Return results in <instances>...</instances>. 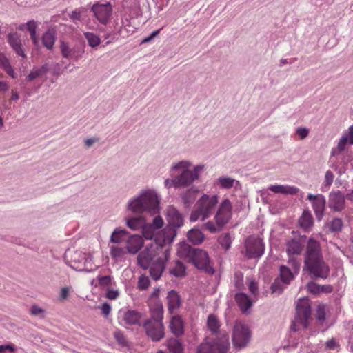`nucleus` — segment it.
<instances>
[{
    "label": "nucleus",
    "instance_id": "1",
    "mask_svg": "<svg viewBox=\"0 0 353 353\" xmlns=\"http://www.w3.org/2000/svg\"><path fill=\"white\" fill-rule=\"evenodd\" d=\"M165 217L168 226L162 231V243L157 241L151 243L139 254L137 258L138 263L142 268L146 270L150 268V276L154 280L161 277L170 259V245L176 236L175 228L183 225V216L172 205L166 208Z\"/></svg>",
    "mask_w": 353,
    "mask_h": 353
},
{
    "label": "nucleus",
    "instance_id": "2",
    "mask_svg": "<svg viewBox=\"0 0 353 353\" xmlns=\"http://www.w3.org/2000/svg\"><path fill=\"white\" fill-rule=\"evenodd\" d=\"M204 170V165L199 164L193 166L190 161L174 162L170 170L171 176L174 177L166 179L164 181V186L167 189L190 186L199 179L201 173Z\"/></svg>",
    "mask_w": 353,
    "mask_h": 353
},
{
    "label": "nucleus",
    "instance_id": "3",
    "mask_svg": "<svg viewBox=\"0 0 353 353\" xmlns=\"http://www.w3.org/2000/svg\"><path fill=\"white\" fill-rule=\"evenodd\" d=\"M304 270L315 277L325 279L330 274V268L325 262L319 241L310 238L304 256Z\"/></svg>",
    "mask_w": 353,
    "mask_h": 353
},
{
    "label": "nucleus",
    "instance_id": "4",
    "mask_svg": "<svg viewBox=\"0 0 353 353\" xmlns=\"http://www.w3.org/2000/svg\"><path fill=\"white\" fill-rule=\"evenodd\" d=\"M126 207L134 214L148 212L154 215L160 212V196L154 190H143L128 200Z\"/></svg>",
    "mask_w": 353,
    "mask_h": 353
},
{
    "label": "nucleus",
    "instance_id": "5",
    "mask_svg": "<svg viewBox=\"0 0 353 353\" xmlns=\"http://www.w3.org/2000/svg\"><path fill=\"white\" fill-rule=\"evenodd\" d=\"M218 201L219 196L216 194H202L195 204L194 210L190 214V221L195 222L198 220L204 221L208 219L217 205Z\"/></svg>",
    "mask_w": 353,
    "mask_h": 353
},
{
    "label": "nucleus",
    "instance_id": "6",
    "mask_svg": "<svg viewBox=\"0 0 353 353\" xmlns=\"http://www.w3.org/2000/svg\"><path fill=\"white\" fill-rule=\"evenodd\" d=\"M65 258L68 261L69 265L78 271L91 272L100 266L99 263L94 261L92 254H86L79 250L66 252Z\"/></svg>",
    "mask_w": 353,
    "mask_h": 353
},
{
    "label": "nucleus",
    "instance_id": "7",
    "mask_svg": "<svg viewBox=\"0 0 353 353\" xmlns=\"http://www.w3.org/2000/svg\"><path fill=\"white\" fill-rule=\"evenodd\" d=\"M230 343L228 334L225 332L220 333V337L210 342L205 340L197 349V353H226L228 350Z\"/></svg>",
    "mask_w": 353,
    "mask_h": 353
},
{
    "label": "nucleus",
    "instance_id": "8",
    "mask_svg": "<svg viewBox=\"0 0 353 353\" xmlns=\"http://www.w3.org/2000/svg\"><path fill=\"white\" fill-rule=\"evenodd\" d=\"M265 244L263 240L256 236H250L244 243L243 255L248 259H259L264 253Z\"/></svg>",
    "mask_w": 353,
    "mask_h": 353
},
{
    "label": "nucleus",
    "instance_id": "9",
    "mask_svg": "<svg viewBox=\"0 0 353 353\" xmlns=\"http://www.w3.org/2000/svg\"><path fill=\"white\" fill-rule=\"evenodd\" d=\"M250 339V332L247 325L241 321L235 322L232 332L233 345L236 348L245 347Z\"/></svg>",
    "mask_w": 353,
    "mask_h": 353
},
{
    "label": "nucleus",
    "instance_id": "10",
    "mask_svg": "<svg viewBox=\"0 0 353 353\" xmlns=\"http://www.w3.org/2000/svg\"><path fill=\"white\" fill-rule=\"evenodd\" d=\"M91 11L99 23L107 25L111 19L113 9L110 2L105 3L97 2L92 6Z\"/></svg>",
    "mask_w": 353,
    "mask_h": 353
},
{
    "label": "nucleus",
    "instance_id": "11",
    "mask_svg": "<svg viewBox=\"0 0 353 353\" xmlns=\"http://www.w3.org/2000/svg\"><path fill=\"white\" fill-rule=\"evenodd\" d=\"M310 314L311 307L309 300L307 298L300 299L296 304L295 323H299L304 328L307 327Z\"/></svg>",
    "mask_w": 353,
    "mask_h": 353
},
{
    "label": "nucleus",
    "instance_id": "12",
    "mask_svg": "<svg viewBox=\"0 0 353 353\" xmlns=\"http://www.w3.org/2000/svg\"><path fill=\"white\" fill-rule=\"evenodd\" d=\"M188 261L192 262L196 268L200 270H204L208 272L213 273L214 270L210 265V260L206 252L194 249L192 252V255Z\"/></svg>",
    "mask_w": 353,
    "mask_h": 353
},
{
    "label": "nucleus",
    "instance_id": "13",
    "mask_svg": "<svg viewBox=\"0 0 353 353\" xmlns=\"http://www.w3.org/2000/svg\"><path fill=\"white\" fill-rule=\"evenodd\" d=\"M232 205L228 199H223L219 205L214 220L219 226H224L232 217Z\"/></svg>",
    "mask_w": 353,
    "mask_h": 353
},
{
    "label": "nucleus",
    "instance_id": "14",
    "mask_svg": "<svg viewBox=\"0 0 353 353\" xmlns=\"http://www.w3.org/2000/svg\"><path fill=\"white\" fill-rule=\"evenodd\" d=\"M147 335L154 341H159L165 336L164 325L161 321L147 320L143 324Z\"/></svg>",
    "mask_w": 353,
    "mask_h": 353
},
{
    "label": "nucleus",
    "instance_id": "15",
    "mask_svg": "<svg viewBox=\"0 0 353 353\" xmlns=\"http://www.w3.org/2000/svg\"><path fill=\"white\" fill-rule=\"evenodd\" d=\"M288 264L291 265L292 270L286 265H282L280 268V277L285 284H288L294 278L300 268V263L295 259H289Z\"/></svg>",
    "mask_w": 353,
    "mask_h": 353
},
{
    "label": "nucleus",
    "instance_id": "16",
    "mask_svg": "<svg viewBox=\"0 0 353 353\" xmlns=\"http://www.w3.org/2000/svg\"><path fill=\"white\" fill-rule=\"evenodd\" d=\"M60 50L64 58L71 59L77 61L83 57L84 48L83 47L74 46L71 48L68 43L61 41Z\"/></svg>",
    "mask_w": 353,
    "mask_h": 353
},
{
    "label": "nucleus",
    "instance_id": "17",
    "mask_svg": "<svg viewBox=\"0 0 353 353\" xmlns=\"http://www.w3.org/2000/svg\"><path fill=\"white\" fill-rule=\"evenodd\" d=\"M122 6L123 17L126 22L140 15V8L137 0H124Z\"/></svg>",
    "mask_w": 353,
    "mask_h": 353
},
{
    "label": "nucleus",
    "instance_id": "18",
    "mask_svg": "<svg viewBox=\"0 0 353 353\" xmlns=\"http://www.w3.org/2000/svg\"><path fill=\"white\" fill-rule=\"evenodd\" d=\"M307 199L311 201L313 210L316 214V219L320 221L321 220L325 205V198L322 194H316L314 195L312 194H309L307 195Z\"/></svg>",
    "mask_w": 353,
    "mask_h": 353
},
{
    "label": "nucleus",
    "instance_id": "19",
    "mask_svg": "<svg viewBox=\"0 0 353 353\" xmlns=\"http://www.w3.org/2000/svg\"><path fill=\"white\" fill-rule=\"evenodd\" d=\"M148 305L151 314V320L163 322V307L160 300L155 297L150 299L148 301Z\"/></svg>",
    "mask_w": 353,
    "mask_h": 353
},
{
    "label": "nucleus",
    "instance_id": "20",
    "mask_svg": "<svg viewBox=\"0 0 353 353\" xmlns=\"http://www.w3.org/2000/svg\"><path fill=\"white\" fill-rule=\"evenodd\" d=\"M143 239L141 236L138 234L130 235L125 242V249L127 252L132 254H135L143 246Z\"/></svg>",
    "mask_w": 353,
    "mask_h": 353
},
{
    "label": "nucleus",
    "instance_id": "21",
    "mask_svg": "<svg viewBox=\"0 0 353 353\" xmlns=\"http://www.w3.org/2000/svg\"><path fill=\"white\" fill-rule=\"evenodd\" d=\"M329 206L335 211L345 208V197L340 191L332 192L329 196Z\"/></svg>",
    "mask_w": 353,
    "mask_h": 353
},
{
    "label": "nucleus",
    "instance_id": "22",
    "mask_svg": "<svg viewBox=\"0 0 353 353\" xmlns=\"http://www.w3.org/2000/svg\"><path fill=\"white\" fill-rule=\"evenodd\" d=\"M303 250V245L299 239H292L286 243V252L289 259H294V256L299 255Z\"/></svg>",
    "mask_w": 353,
    "mask_h": 353
},
{
    "label": "nucleus",
    "instance_id": "23",
    "mask_svg": "<svg viewBox=\"0 0 353 353\" xmlns=\"http://www.w3.org/2000/svg\"><path fill=\"white\" fill-rule=\"evenodd\" d=\"M268 189L276 194L290 195L296 194L299 191L298 188L288 185H271L269 186Z\"/></svg>",
    "mask_w": 353,
    "mask_h": 353
},
{
    "label": "nucleus",
    "instance_id": "24",
    "mask_svg": "<svg viewBox=\"0 0 353 353\" xmlns=\"http://www.w3.org/2000/svg\"><path fill=\"white\" fill-rule=\"evenodd\" d=\"M169 327L172 333L176 336L182 335L184 332V323L179 316H174L171 318Z\"/></svg>",
    "mask_w": 353,
    "mask_h": 353
},
{
    "label": "nucleus",
    "instance_id": "25",
    "mask_svg": "<svg viewBox=\"0 0 353 353\" xmlns=\"http://www.w3.org/2000/svg\"><path fill=\"white\" fill-rule=\"evenodd\" d=\"M127 250L125 248L118 246L112 245L110 247V254L112 259L116 262L124 261L126 259Z\"/></svg>",
    "mask_w": 353,
    "mask_h": 353
},
{
    "label": "nucleus",
    "instance_id": "26",
    "mask_svg": "<svg viewBox=\"0 0 353 353\" xmlns=\"http://www.w3.org/2000/svg\"><path fill=\"white\" fill-rule=\"evenodd\" d=\"M142 318V314L134 310H128L123 314V320L127 325H138Z\"/></svg>",
    "mask_w": 353,
    "mask_h": 353
},
{
    "label": "nucleus",
    "instance_id": "27",
    "mask_svg": "<svg viewBox=\"0 0 353 353\" xmlns=\"http://www.w3.org/2000/svg\"><path fill=\"white\" fill-rule=\"evenodd\" d=\"M168 303V310L172 313L174 310L179 307L181 305V299L176 291H170L167 296Z\"/></svg>",
    "mask_w": 353,
    "mask_h": 353
},
{
    "label": "nucleus",
    "instance_id": "28",
    "mask_svg": "<svg viewBox=\"0 0 353 353\" xmlns=\"http://www.w3.org/2000/svg\"><path fill=\"white\" fill-rule=\"evenodd\" d=\"M235 300L243 312H247L252 305V301L245 293H239L236 294Z\"/></svg>",
    "mask_w": 353,
    "mask_h": 353
},
{
    "label": "nucleus",
    "instance_id": "29",
    "mask_svg": "<svg viewBox=\"0 0 353 353\" xmlns=\"http://www.w3.org/2000/svg\"><path fill=\"white\" fill-rule=\"evenodd\" d=\"M299 225L304 230H309L313 225V218L308 210L303 211L301 216L299 219Z\"/></svg>",
    "mask_w": 353,
    "mask_h": 353
},
{
    "label": "nucleus",
    "instance_id": "30",
    "mask_svg": "<svg viewBox=\"0 0 353 353\" xmlns=\"http://www.w3.org/2000/svg\"><path fill=\"white\" fill-rule=\"evenodd\" d=\"M126 225L132 230H138L141 228L145 221L142 216L125 218Z\"/></svg>",
    "mask_w": 353,
    "mask_h": 353
},
{
    "label": "nucleus",
    "instance_id": "31",
    "mask_svg": "<svg viewBox=\"0 0 353 353\" xmlns=\"http://www.w3.org/2000/svg\"><path fill=\"white\" fill-rule=\"evenodd\" d=\"M48 70V65L44 64L39 68H34L26 77V80L32 81L35 79L42 77Z\"/></svg>",
    "mask_w": 353,
    "mask_h": 353
},
{
    "label": "nucleus",
    "instance_id": "32",
    "mask_svg": "<svg viewBox=\"0 0 353 353\" xmlns=\"http://www.w3.org/2000/svg\"><path fill=\"white\" fill-rule=\"evenodd\" d=\"M0 67L3 68L5 72L12 78H17L16 73L11 66L9 60L7 59L5 54L1 52H0Z\"/></svg>",
    "mask_w": 353,
    "mask_h": 353
},
{
    "label": "nucleus",
    "instance_id": "33",
    "mask_svg": "<svg viewBox=\"0 0 353 353\" xmlns=\"http://www.w3.org/2000/svg\"><path fill=\"white\" fill-rule=\"evenodd\" d=\"M194 249H192L187 243H181L178 245L177 255L181 258L189 261L192 252Z\"/></svg>",
    "mask_w": 353,
    "mask_h": 353
},
{
    "label": "nucleus",
    "instance_id": "34",
    "mask_svg": "<svg viewBox=\"0 0 353 353\" xmlns=\"http://www.w3.org/2000/svg\"><path fill=\"white\" fill-rule=\"evenodd\" d=\"M188 239L193 244H200L204 240V234L198 229H192L188 232Z\"/></svg>",
    "mask_w": 353,
    "mask_h": 353
},
{
    "label": "nucleus",
    "instance_id": "35",
    "mask_svg": "<svg viewBox=\"0 0 353 353\" xmlns=\"http://www.w3.org/2000/svg\"><path fill=\"white\" fill-rule=\"evenodd\" d=\"M167 347L172 353H183V345L176 339H170L168 340Z\"/></svg>",
    "mask_w": 353,
    "mask_h": 353
},
{
    "label": "nucleus",
    "instance_id": "36",
    "mask_svg": "<svg viewBox=\"0 0 353 353\" xmlns=\"http://www.w3.org/2000/svg\"><path fill=\"white\" fill-rule=\"evenodd\" d=\"M83 35L86 39L89 46L91 48H96L101 43V41L100 37L92 32H85L83 33Z\"/></svg>",
    "mask_w": 353,
    "mask_h": 353
},
{
    "label": "nucleus",
    "instance_id": "37",
    "mask_svg": "<svg viewBox=\"0 0 353 353\" xmlns=\"http://www.w3.org/2000/svg\"><path fill=\"white\" fill-rule=\"evenodd\" d=\"M55 39L54 34L51 31H47L42 37V42L46 48L52 49L54 44Z\"/></svg>",
    "mask_w": 353,
    "mask_h": 353
},
{
    "label": "nucleus",
    "instance_id": "38",
    "mask_svg": "<svg viewBox=\"0 0 353 353\" xmlns=\"http://www.w3.org/2000/svg\"><path fill=\"white\" fill-rule=\"evenodd\" d=\"M128 232L125 230L116 228L110 236V241L114 243H121L123 241V235H126Z\"/></svg>",
    "mask_w": 353,
    "mask_h": 353
},
{
    "label": "nucleus",
    "instance_id": "39",
    "mask_svg": "<svg viewBox=\"0 0 353 353\" xmlns=\"http://www.w3.org/2000/svg\"><path fill=\"white\" fill-rule=\"evenodd\" d=\"M197 190L192 189L188 190L182 196V199L185 205L190 206L193 203L196 199Z\"/></svg>",
    "mask_w": 353,
    "mask_h": 353
},
{
    "label": "nucleus",
    "instance_id": "40",
    "mask_svg": "<svg viewBox=\"0 0 353 353\" xmlns=\"http://www.w3.org/2000/svg\"><path fill=\"white\" fill-rule=\"evenodd\" d=\"M208 328L213 333L216 332L220 327V323L216 316L211 314L207 320Z\"/></svg>",
    "mask_w": 353,
    "mask_h": 353
},
{
    "label": "nucleus",
    "instance_id": "41",
    "mask_svg": "<svg viewBox=\"0 0 353 353\" xmlns=\"http://www.w3.org/2000/svg\"><path fill=\"white\" fill-rule=\"evenodd\" d=\"M170 273L176 277H182L185 274V267L183 263L177 261L174 266L171 269Z\"/></svg>",
    "mask_w": 353,
    "mask_h": 353
},
{
    "label": "nucleus",
    "instance_id": "42",
    "mask_svg": "<svg viewBox=\"0 0 353 353\" xmlns=\"http://www.w3.org/2000/svg\"><path fill=\"white\" fill-rule=\"evenodd\" d=\"M37 28V24L34 21H30L27 23V28L28 31L30 32L31 39H32V41L34 44L36 46H39V40L37 37L36 34V29Z\"/></svg>",
    "mask_w": 353,
    "mask_h": 353
},
{
    "label": "nucleus",
    "instance_id": "43",
    "mask_svg": "<svg viewBox=\"0 0 353 353\" xmlns=\"http://www.w3.org/2000/svg\"><path fill=\"white\" fill-rule=\"evenodd\" d=\"M85 12L86 11L85 8H79L73 10L69 14V17L70 19L76 23L77 21H80L81 20L82 17L85 15Z\"/></svg>",
    "mask_w": 353,
    "mask_h": 353
},
{
    "label": "nucleus",
    "instance_id": "44",
    "mask_svg": "<svg viewBox=\"0 0 353 353\" xmlns=\"http://www.w3.org/2000/svg\"><path fill=\"white\" fill-rule=\"evenodd\" d=\"M141 229L143 236L146 239H152L153 238L154 235V228L150 224L146 223L145 221Z\"/></svg>",
    "mask_w": 353,
    "mask_h": 353
},
{
    "label": "nucleus",
    "instance_id": "45",
    "mask_svg": "<svg viewBox=\"0 0 353 353\" xmlns=\"http://www.w3.org/2000/svg\"><path fill=\"white\" fill-rule=\"evenodd\" d=\"M235 180L228 176H221L218 179L219 185L224 189L231 188L234 185Z\"/></svg>",
    "mask_w": 353,
    "mask_h": 353
},
{
    "label": "nucleus",
    "instance_id": "46",
    "mask_svg": "<svg viewBox=\"0 0 353 353\" xmlns=\"http://www.w3.org/2000/svg\"><path fill=\"white\" fill-rule=\"evenodd\" d=\"M219 242L225 250H228L232 243V237L228 233L223 234L219 236Z\"/></svg>",
    "mask_w": 353,
    "mask_h": 353
},
{
    "label": "nucleus",
    "instance_id": "47",
    "mask_svg": "<svg viewBox=\"0 0 353 353\" xmlns=\"http://www.w3.org/2000/svg\"><path fill=\"white\" fill-rule=\"evenodd\" d=\"M99 286L101 288L110 287L112 285V278L110 276H98Z\"/></svg>",
    "mask_w": 353,
    "mask_h": 353
},
{
    "label": "nucleus",
    "instance_id": "48",
    "mask_svg": "<svg viewBox=\"0 0 353 353\" xmlns=\"http://www.w3.org/2000/svg\"><path fill=\"white\" fill-rule=\"evenodd\" d=\"M8 41L12 48L21 44L20 37L17 33H10L8 34Z\"/></svg>",
    "mask_w": 353,
    "mask_h": 353
},
{
    "label": "nucleus",
    "instance_id": "49",
    "mask_svg": "<svg viewBox=\"0 0 353 353\" xmlns=\"http://www.w3.org/2000/svg\"><path fill=\"white\" fill-rule=\"evenodd\" d=\"M223 227V226L217 225L216 222L214 223L212 221H208L203 225V228L212 233H215L220 231Z\"/></svg>",
    "mask_w": 353,
    "mask_h": 353
},
{
    "label": "nucleus",
    "instance_id": "50",
    "mask_svg": "<svg viewBox=\"0 0 353 353\" xmlns=\"http://www.w3.org/2000/svg\"><path fill=\"white\" fill-rule=\"evenodd\" d=\"M150 285V280L145 275H141L139 278L138 288L141 290H146Z\"/></svg>",
    "mask_w": 353,
    "mask_h": 353
},
{
    "label": "nucleus",
    "instance_id": "51",
    "mask_svg": "<svg viewBox=\"0 0 353 353\" xmlns=\"http://www.w3.org/2000/svg\"><path fill=\"white\" fill-rule=\"evenodd\" d=\"M343 223L340 219L332 220L330 224V229L333 232L340 231L342 228Z\"/></svg>",
    "mask_w": 353,
    "mask_h": 353
},
{
    "label": "nucleus",
    "instance_id": "52",
    "mask_svg": "<svg viewBox=\"0 0 353 353\" xmlns=\"http://www.w3.org/2000/svg\"><path fill=\"white\" fill-rule=\"evenodd\" d=\"M317 320L321 323H323L325 319V307L324 305H319L316 314Z\"/></svg>",
    "mask_w": 353,
    "mask_h": 353
},
{
    "label": "nucleus",
    "instance_id": "53",
    "mask_svg": "<svg viewBox=\"0 0 353 353\" xmlns=\"http://www.w3.org/2000/svg\"><path fill=\"white\" fill-rule=\"evenodd\" d=\"M31 314L33 316H39L41 318L44 317L45 311L43 309L41 308L37 305H34L32 306L30 310Z\"/></svg>",
    "mask_w": 353,
    "mask_h": 353
},
{
    "label": "nucleus",
    "instance_id": "54",
    "mask_svg": "<svg viewBox=\"0 0 353 353\" xmlns=\"http://www.w3.org/2000/svg\"><path fill=\"white\" fill-rule=\"evenodd\" d=\"M307 288L309 292H310L312 294H320V285L316 284L314 282H310L307 285Z\"/></svg>",
    "mask_w": 353,
    "mask_h": 353
},
{
    "label": "nucleus",
    "instance_id": "55",
    "mask_svg": "<svg viewBox=\"0 0 353 353\" xmlns=\"http://www.w3.org/2000/svg\"><path fill=\"white\" fill-rule=\"evenodd\" d=\"M164 221L161 216H157L154 218L152 224H150L154 229H159L163 227Z\"/></svg>",
    "mask_w": 353,
    "mask_h": 353
},
{
    "label": "nucleus",
    "instance_id": "56",
    "mask_svg": "<svg viewBox=\"0 0 353 353\" xmlns=\"http://www.w3.org/2000/svg\"><path fill=\"white\" fill-rule=\"evenodd\" d=\"M119 296V292L117 290H108L105 297L110 300H115Z\"/></svg>",
    "mask_w": 353,
    "mask_h": 353
},
{
    "label": "nucleus",
    "instance_id": "57",
    "mask_svg": "<svg viewBox=\"0 0 353 353\" xmlns=\"http://www.w3.org/2000/svg\"><path fill=\"white\" fill-rule=\"evenodd\" d=\"M334 180V174L330 170H327L325 174V184L330 187Z\"/></svg>",
    "mask_w": 353,
    "mask_h": 353
},
{
    "label": "nucleus",
    "instance_id": "58",
    "mask_svg": "<svg viewBox=\"0 0 353 353\" xmlns=\"http://www.w3.org/2000/svg\"><path fill=\"white\" fill-rule=\"evenodd\" d=\"M296 132L301 139H304L309 134V130L306 128H298Z\"/></svg>",
    "mask_w": 353,
    "mask_h": 353
},
{
    "label": "nucleus",
    "instance_id": "59",
    "mask_svg": "<svg viewBox=\"0 0 353 353\" xmlns=\"http://www.w3.org/2000/svg\"><path fill=\"white\" fill-rule=\"evenodd\" d=\"M70 290L71 289H70V287L62 288L61 289V291H60L59 300L60 301H64V300L67 299L68 297L69 292H70Z\"/></svg>",
    "mask_w": 353,
    "mask_h": 353
},
{
    "label": "nucleus",
    "instance_id": "60",
    "mask_svg": "<svg viewBox=\"0 0 353 353\" xmlns=\"http://www.w3.org/2000/svg\"><path fill=\"white\" fill-rule=\"evenodd\" d=\"M14 345L12 344L0 345V353H7V352H14Z\"/></svg>",
    "mask_w": 353,
    "mask_h": 353
},
{
    "label": "nucleus",
    "instance_id": "61",
    "mask_svg": "<svg viewBox=\"0 0 353 353\" xmlns=\"http://www.w3.org/2000/svg\"><path fill=\"white\" fill-rule=\"evenodd\" d=\"M101 312L102 314L105 316H107L110 314V313L111 312V310H112V307L110 306V305H109L108 303H103L101 306Z\"/></svg>",
    "mask_w": 353,
    "mask_h": 353
},
{
    "label": "nucleus",
    "instance_id": "62",
    "mask_svg": "<svg viewBox=\"0 0 353 353\" xmlns=\"http://www.w3.org/2000/svg\"><path fill=\"white\" fill-rule=\"evenodd\" d=\"M339 346V344L334 339H331L325 343V347L327 350H334Z\"/></svg>",
    "mask_w": 353,
    "mask_h": 353
},
{
    "label": "nucleus",
    "instance_id": "63",
    "mask_svg": "<svg viewBox=\"0 0 353 353\" xmlns=\"http://www.w3.org/2000/svg\"><path fill=\"white\" fill-rule=\"evenodd\" d=\"M249 290L250 291V292L254 295V296H256V294H257V291H258V285L257 283L253 281V280H251L249 283Z\"/></svg>",
    "mask_w": 353,
    "mask_h": 353
},
{
    "label": "nucleus",
    "instance_id": "64",
    "mask_svg": "<svg viewBox=\"0 0 353 353\" xmlns=\"http://www.w3.org/2000/svg\"><path fill=\"white\" fill-rule=\"evenodd\" d=\"M272 292L281 293L283 291V288L280 285V282L276 280L271 286Z\"/></svg>",
    "mask_w": 353,
    "mask_h": 353
}]
</instances>
